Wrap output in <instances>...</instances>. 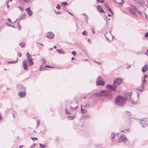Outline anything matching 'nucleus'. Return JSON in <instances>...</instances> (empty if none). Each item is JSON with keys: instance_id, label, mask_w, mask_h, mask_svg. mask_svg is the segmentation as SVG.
<instances>
[{"instance_id": "obj_43", "label": "nucleus", "mask_w": 148, "mask_h": 148, "mask_svg": "<svg viewBox=\"0 0 148 148\" xmlns=\"http://www.w3.org/2000/svg\"><path fill=\"white\" fill-rule=\"evenodd\" d=\"M98 2H101L103 3V0H97Z\"/></svg>"}, {"instance_id": "obj_56", "label": "nucleus", "mask_w": 148, "mask_h": 148, "mask_svg": "<svg viewBox=\"0 0 148 148\" xmlns=\"http://www.w3.org/2000/svg\"><path fill=\"white\" fill-rule=\"evenodd\" d=\"M108 33H107L104 36L107 39L108 38L106 36V35L107 34H108Z\"/></svg>"}, {"instance_id": "obj_17", "label": "nucleus", "mask_w": 148, "mask_h": 148, "mask_svg": "<svg viewBox=\"0 0 148 148\" xmlns=\"http://www.w3.org/2000/svg\"><path fill=\"white\" fill-rule=\"evenodd\" d=\"M97 8L98 9L99 11L100 12L105 13L104 12L103 10L101 7L99 5H97Z\"/></svg>"}, {"instance_id": "obj_64", "label": "nucleus", "mask_w": 148, "mask_h": 148, "mask_svg": "<svg viewBox=\"0 0 148 148\" xmlns=\"http://www.w3.org/2000/svg\"><path fill=\"white\" fill-rule=\"evenodd\" d=\"M107 41H108L109 42H110V40L108 38H107Z\"/></svg>"}, {"instance_id": "obj_32", "label": "nucleus", "mask_w": 148, "mask_h": 148, "mask_svg": "<svg viewBox=\"0 0 148 148\" xmlns=\"http://www.w3.org/2000/svg\"><path fill=\"white\" fill-rule=\"evenodd\" d=\"M42 66H40V69H39L40 70L43 71V70H46V69H45V68H42Z\"/></svg>"}, {"instance_id": "obj_29", "label": "nucleus", "mask_w": 148, "mask_h": 148, "mask_svg": "<svg viewBox=\"0 0 148 148\" xmlns=\"http://www.w3.org/2000/svg\"><path fill=\"white\" fill-rule=\"evenodd\" d=\"M42 64H45L46 62V60H45L43 59V58L42 59Z\"/></svg>"}, {"instance_id": "obj_12", "label": "nucleus", "mask_w": 148, "mask_h": 148, "mask_svg": "<svg viewBox=\"0 0 148 148\" xmlns=\"http://www.w3.org/2000/svg\"><path fill=\"white\" fill-rule=\"evenodd\" d=\"M27 60H25L23 62V66L24 67L23 69L24 70H28V65L27 64Z\"/></svg>"}, {"instance_id": "obj_36", "label": "nucleus", "mask_w": 148, "mask_h": 148, "mask_svg": "<svg viewBox=\"0 0 148 148\" xmlns=\"http://www.w3.org/2000/svg\"><path fill=\"white\" fill-rule=\"evenodd\" d=\"M56 8L58 10H60V5L58 4V5L56 7Z\"/></svg>"}, {"instance_id": "obj_27", "label": "nucleus", "mask_w": 148, "mask_h": 148, "mask_svg": "<svg viewBox=\"0 0 148 148\" xmlns=\"http://www.w3.org/2000/svg\"><path fill=\"white\" fill-rule=\"evenodd\" d=\"M65 111L66 114H70L71 113L69 111H68L67 110V109L66 108L65 110Z\"/></svg>"}, {"instance_id": "obj_50", "label": "nucleus", "mask_w": 148, "mask_h": 148, "mask_svg": "<svg viewBox=\"0 0 148 148\" xmlns=\"http://www.w3.org/2000/svg\"><path fill=\"white\" fill-rule=\"evenodd\" d=\"M25 2H26L27 3H28L30 1V0H23Z\"/></svg>"}, {"instance_id": "obj_62", "label": "nucleus", "mask_w": 148, "mask_h": 148, "mask_svg": "<svg viewBox=\"0 0 148 148\" xmlns=\"http://www.w3.org/2000/svg\"><path fill=\"white\" fill-rule=\"evenodd\" d=\"M67 11L68 12V13L69 14H70L71 15H72V16H73V14H72V13H70V12H68V11Z\"/></svg>"}, {"instance_id": "obj_24", "label": "nucleus", "mask_w": 148, "mask_h": 148, "mask_svg": "<svg viewBox=\"0 0 148 148\" xmlns=\"http://www.w3.org/2000/svg\"><path fill=\"white\" fill-rule=\"evenodd\" d=\"M18 59H17V60L16 61H10L8 62V63L9 64H14L16 63L17 62Z\"/></svg>"}, {"instance_id": "obj_41", "label": "nucleus", "mask_w": 148, "mask_h": 148, "mask_svg": "<svg viewBox=\"0 0 148 148\" xmlns=\"http://www.w3.org/2000/svg\"><path fill=\"white\" fill-rule=\"evenodd\" d=\"M26 56H27V58L30 57V55L28 53H27Z\"/></svg>"}, {"instance_id": "obj_37", "label": "nucleus", "mask_w": 148, "mask_h": 148, "mask_svg": "<svg viewBox=\"0 0 148 148\" xmlns=\"http://www.w3.org/2000/svg\"><path fill=\"white\" fill-rule=\"evenodd\" d=\"M82 34L84 36H86L87 34V33H86V31H84L82 33Z\"/></svg>"}, {"instance_id": "obj_23", "label": "nucleus", "mask_w": 148, "mask_h": 148, "mask_svg": "<svg viewBox=\"0 0 148 148\" xmlns=\"http://www.w3.org/2000/svg\"><path fill=\"white\" fill-rule=\"evenodd\" d=\"M56 51L57 52H58V53L60 54H64V53H63V52L62 51V50L59 49H57L56 50Z\"/></svg>"}, {"instance_id": "obj_45", "label": "nucleus", "mask_w": 148, "mask_h": 148, "mask_svg": "<svg viewBox=\"0 0 148 148\" xmlns=\"http://www.w3.org/2000/svg\"><path fill=\"white\" fill-rule=\"evenodd\" d=\"M55 12L56 13V14H60V12L59 11H58V12L55 11Z\"/></svg>"}, {"instance_id": "obj_16", "label": "nucleus", "mask_w": 148, "mask_h": 148, "mask_svg": "<svg viewBox=\"0 0 148 148\" xmlns=\"http://www.w3.org/2000/svg\"><path fill=\"white\" fill-rule=\"evenodd\" d=\"M147 64H145L144 66L142 68V70L143 73L145 72L147 70L148 68Z\"/></svg>"}, {"instance_id": "obj_61", "label": "nucleus", "mask_w": 148, "mask_h": 148, "mask_svg": "<svg viewBox=\"0 0 148 148\" xmlns=\"http://www.w3.org/2000/svg\"><path fill=\"white\" fill-rule=\"evenodd\" d=\"M96 63L98 64H101V63L99 62H97Z\"/></svg>"}, {"instance_id": "obj_10", "label": "nucleus", "mask_w": 148, "mask_h": 148, "mask_svg": "<svg viewBox=\"0 0 148 148\" xmlns=\"http://www.w3.org/2000/svg\"><path fill=\"white\" fill-rule=\"evenodd\" d=\"M17 89L19 90H25V88L23 85L21 84H17Z\"/></svg>"}, {"instance_id": "obj_26", "label": "nucleus", "mask_w": 148, "mask_h": 148, "mask_svg": "<svg viewBox=\"0 0 148 148\" xmlns=\"http://www.w3.org/2000/svg\"><path fill=\"white\" fill-rule=\"evenodd\" d=\"M61 4L62 5H63L64 6H66L68 5V3L66 2H62L61 3Z\"/></svg>"}, {"instance_id": "obj_42", "label": "nucleus", "mask_w": 148, "mask_h": 148, "mask_svg": "<svg viewBox=\"0 0 148 148\" xmlns=\"http://www.w3.org/2000/svg\"><path fill=\"white\" fill-rule=\"evenodd\" d=\"M31 138L33 140H37L38 138L36 137H31Z\"/></svg>"}, {"instance_id": "obj_11", "label": "nucleus", "mask_w": 148, "mask_h": 148, "mask_svg": "<svg viewBox=\"0 0 148 148\" xmlns=\"http://www.w3.org/2000/svg\"><path fill=\"white\" fill-rule=\"evenodd\" d=\"M47 37L50 39H52L54 38V34L51 32H48L47 34Z\"/></svg>"}, {"instance_id": "obj_63", "label": "nucleus", "mask_w": 148, "mask_h": 148, "mask_svg": "<svg viewBox=\"0 0 148 148\" xmlns=\"http://www.w3.org/2000/svg\"><path fill=\"white\" fill-rule=\"evenodd\" d=\"M131 66V65H130L129 66H127V68H129Z\"/></svg>"}, {"instance_id": "obj_15", "label": "nucleus", "mask_w": 148, "mask_h": 148, "mask_svg": "<svg viewBox=\"0 0 148 148\" xmlns=\"http://www.w3.org/2000/svg\"><path fill=\"white\" fill-rule=\"evenodd\" d=\"M25 10L26 12L28 13V14L30 16H31L32 14V12L30 9V8L29 7L27 9H26Z\"/></svg>"}, {"instance_id": "obj_18", "label": "nucleus", "mask_w": 148, "mask_h": 148, "mask_svg": "<svg viewBox=\"0 0 148 148\" xmlns=\"http://www.w3.org/2000/svg\"><path fill=\"white\" fill-rule=\"evenodd\" d=\"M90 117V115L88 114H86L84 115H83L82 116V117L83 118H89Z\"/></svg>"}, {"instance_id": "obj_5", "label": "nucleus", "mask_w": 148, "mask_h": 148, "mask_svg": "<svg viewBox=\"0 0 148 148\" xmlns=\"http://www.w3.org/2000/svg\"><path fill=\"white\" fill-rule=\"evenodd\" d=\"M123 82V80L122 79L119 78H116L115 79L113 82L114 87L115 88L116 87V85H120Z\"/></svg>"}, {"instance_id": "obj_21", "label": "nucleus", "mask_w": 148, "mask_h": 148, "mask_svg": "<svg viewBox=\"0 0 148 148\" xmlns=\"http://www.w3.org/2000/svg\"><path fill=\"white\" fill-rule=\"evenodd\" d=\"M81 112L82 114H85L87 112V110L82 108Z\"/></svg>"}, {"instance_id": "obj_51", "label": "nucleus", "mask_w": 148, "mask_h": 148, "mask_svg": "<svg viewBox=\"0 0 148 148\" xmlns=\"http://www.w3.org/2000/svg\"><path fill=\"white\" fill-rule=\"evenodd\" d=\"M18 56L19 57H21V56H22V55H21V53H18Z\"/></svg>"}, {"instance_id": "obj_14", "label": "nucleus", "mask_w": 148, "mask_h": 148, "mask_svg": "<svg viewBox=\"0 0 148 148\" xmlns=\"http://www.w3.org/2000/svg\"><path fill=\"white\" fill-rule=\"evenodd\" d=\"M145 88L144 87V84H141L137 88V89L140 92H142Z\"/></svg>"}, {"instance_id": "obj_8", "label": "nucleus", "mask_w": 148, "mask_h": 148, "mask_svg": "<svg viewBox=\"0 0 148 148\" xmlns=\"http://www.w3.org/2000/svg\"><path fill=\"white\" fill-rule=\"evenodd\" d=\"M135 3L139 5L146 4L145 0H134ZM147 4H148V0H146Z\"/></svg>"}, {"instance_id": "obj_4", "label": "nucleus", "mask_w": 148, "mask_h": 148, "mask_svg": "<svg viewBox=\"0 0 148 148\" xmlns=\"http://www.w3.org/2000/svg\"><path fill=\"white\" fill-rule=\"evenodd\" d=\"M96 82L98 86H103L105 84V82L103 80L102 78L100 76H99L97 78Z\"/></svg>"}, {"instance_id": "obj_28", "label": "nucleus", "mask_w": 148, "mask_h": 148, "mask_svg": "<svg viewBox=\"0 0 148 148\" xmlns=\"http://www.w3.org/2000/svg\"><path fill=\"white\" fill-rule=\"evenodd\" d=\"M34 63L32 61H30V62H29V64L30 66H31L33 65Z\"/></svg>"}, {"instance_id": "obj_48", "label": "nucleus", "mask_w": 148, "mask_h": 148, "mask_svg": "<svg viewBox=\"0 0 148 148\" xmlns=\"http://www.w3.org/2000/svg\"><path fill=\"white\" fill-rule=\"evenodd\" d=\"M77 108V106H76V107H75V108H74L73 107H72L71 106H70V108H72L73 110H75V109H76V108Z\"/></svg>"}, {"instance_id": "obj_58", "label": "nucleus", "mask_w": 148, "mask_h": 148, "mask_svg": "<svg viewBox=\"0 0 148 148\" xmlns=\"http://www.w3.org/2000/svg\"><path fill=\"white\" fill-rule=\"evenodd\" d=\"M2 117L0 115V121H1L2 120Z\"/></svg>"}, {"instance_id": "obj_54", "label": "nucleus", "mask_w": 148, "mask_h": 148, "mask_svg": "<svg viewBox=\"0 0 148 148\" xmlns=\"http://www.w3.org/2000/svg\"><path fill=\"white\" fill-rule=\"evenodd\" d=\"M92 32L93 33V34H95V30H93V29H92Z\"/></svg>"}, {"instance_id": "obj_1", "label": "nucleus", "mask_w": 148, "mask_h": 148, "mask_svg": "<svg viewBox=\"0 0 148 148\" xmlns=\"http://www.w3.org/2000/svg\"><path fill=\"white\" fill-rule=\"evenodd\" d=\"M106 87L108 89V90H103L97 94L100 96H103L106 97L110 99L111 98L112 93L110 91H116V89L113 86L110 84L107 85Z\"/></svg>"}, {"instance_id": "obj_3", "label": "nucleus", "mask_w": 148, "mask_h": 148, "mask_svg": "<svg viewBox=\"0 0 148 148\" xmlns=\"http://www.w3.org/2000/svg\"><path fill=\"white\" fill-rule=\"evenodd\" d=\"M132 94V92H131L127 93L126 95H125V98H124V99L125 100V102L126 101H128L129 102L133 105L134 104V103L133 102V100H132L131 96Z\"/></svg>"}, {"instance_id": "obj_53", "label": "nucleus", "mask_w": 148, "mask_h": 148, "mask_svg": "<svg viewBox=\"0 0 148 148\" xmlns=\"http://www.w3.org/2000/svg\"><path fill=\"white\" fill-rule=\"evenodd\" d=\"M126 130L127 132H130V129H129H129H126V130Z\"/></svg>"}, {"instance_id": "obj_59", "label": "nucleus", "mask_w": 148, "mask_h": 148, "mask_svg": "<svg viewBox=\"0 0 148 148\" xmlns=\"http://www.w3.org/2000/svg\"><path fill=\"white\" fill-rule=\"evenodd\" d=\"M147 77V75H145L144 76V77H143V78H144V79H145V78H146Z\"/></svg>"}, {"instance_id": "obj_40", "label": "nucleus", "mask_w": 148, "mask_h": 148, "mask_svg": "<svg viewBox=\"0 0 148 148\" xmlns=\"http://www.w3.org/2000/svg\"><path fill=\"white\" fill-rule=\"evenodd\" d=\"M25 16H26V14H23L21 16V18H20V20L23 17H25Z\"/></svg>"}, {"instance_id": "obj_7", "label": "nucleus", "mask_w": 148, "mask_h": 148, "mask_svg": "<svg viewBox=\"0 0 148 148\" xmlns=\"http://www.w3.org/2000/svg\"><path fill=\"white\" fill-rule=\"evenodd\" d=\"M147 118H145L140 120V123L141 124L142 127L143 128L147 126V121H146L147 120Z\"/></svg>"}, {"instance_id": "obj_57", "label": "nucleus", "mask_w": 148, "mask_h": 148, "mask_svg": "<svg viewBox=\"0 0 148 148\" xmlns=\"http://www.w3.org/2000/svg\"><path fill=\"white\" fill-rule=\"evenodd\" d=\"M21 26H19V27H18V30H19V31H20L21 30Z\"/></svg>"}, {"instance_id": "obj_31", "label": "nucleus", "mask_w": 148, "mask_h": 148, "mask_svg": "<svg viewBox=\"0 0 148 148\" xmlns=\"http://www.w3.org/2000/svg\"><path fill=\"white\" fill-rule=\"evenodd\" d=\"M27 59L28 60V62H30V61L33 60L30 57L27 58Z\"/></svg>"}, {"instance_id": "obj_2", "label": "nucleus", "mask_w": 148, "mask_h": 148, "mask_svg": "<svg viewBox=\"0 0 148 148\" xmlns=\"http://www.w3.org/2000/svg\"><path fill=\"white\" fill-rule=\"evenodd\" d=\"M115 102L117 105L122 106H123V104H125V100L123 97L119 95L116 98Z\"/></svg>"}, {"instance_id": "obj_35", "label": "nucleus", "mask_w": 148, "mask_h": 148, "mask_svg": "<svg viewBox=\"0 0 148 148\" xmlns=\"http://www.w3.org/2000/svg\"><path fill=\"white\" fill-rule=\"evenodd\" d=\"M72 53L74 56H75L76 55V52L75 51H72Z\"/></svg>"}, {"instance_id": "obj_38", "label": "nucleus", "mask_w": 148, "mask_h": 148, "mask_svg": "<svg viewBox=\"0 0 148 148\" xmlns=\"http://www.w3.org/2000/svg\"><path fill=\"white\" fill-rule=\"evenodd\" d=\"M136 12H137L138 14L140 15H141L142 14V13L141 12L139 11L137 9V10H136Z\"/></svg>"}, {"instance_id": "obj_19", "label": "nucleus", "mask_w": 148, "mask_h": 148, "mask_svg": "<svg viewBox=\"0 0 148 148\" xmlns=\"http://www.w3.org/2000/svg\"><path fill=\"white\" fill-rule=\"evenodd\" d=\"M111 139L113 141L115 136V133L114 132H112L111 134Z\"/></svg>"}, {"instance_id": "obj_33", "label": "nucleus", "mask_w": 148, "mask_h": 148, "mask_svg": "<svg viewBox=\"0 0 148 148\" xmlns=\"http://www.w3.org/2000/svg\"><path fill=\"white\" fill-rule=\"evenodd\" d=\"M8 20L10 22V23H14L15 22H16V21L17 20V19L15 21H13V22H12V21H11V19L9 18H8Z\"/></svg>"}, {"instance_id": "obj_20", "label": "nucleus", "mask_w": 148, "mask_h": 148, "mask_svg": "<svg viewBox=\"0 0 148 148\" xmlns=\"http://www.w3.org/2000/svg\"><path fill=\"white\" fill-rule=\"evenodd\" d=\"M67 117L70 120H73L75 118V116H67Z\"/></svg>"}, {"instance_id": "obj_47", "label": "nucleus", "mask_w": 148, "mask_h": 148, "mask_svg": "<svg viewBox=\"0 0 148 148\" xmlns=\"http://www.w3.org/2000/svg\"><path fill=\"white\" fill-rule=\"evenodd\" d=\"M45 67H47V68H52V67H51V66H49V65H46L45 66Z\"/></svg>"}, {"instance_id": "obj_60", "label": "nucleus", "mask_w": 148, "mask_h": 148, "mask_svg": "<svg viewBox=\"0 0 148 148\" xmlns=\"http://www.w3.org/2000/svg\"><path fill=\"white\" fill-rule=\"evenodd\" d=\"M23 147V145H20L19 147V148H22V147Z\"/></svg>"}, {"instance_id": "obj_49", "label": "nucleus", "mask_w": 148, "mask_h": 148, "mask_svg": "<svg viewBox=\"0 0 148 148\" xmlns=\"http://www.w3.org/2000/svg\"><path fill=\"white\" fill-rule=\"evenodd\" d=\"M18 8H19L20 10L21 11H23V9L22 8L20 7H18Z\"/></svg>"}, {"instance_id": "obj_44", "label": "nucleus", "mask_w": 148, "mask_h": 148, "mask_svg": "<svg viewBox=\"0 0 148 148\" xmlns=\"http://www.w3.org/2000/svg\"><path fill=\"white\" fill-rule=\"evenodd\" d=\"M144 37H148V32L146 33L145 34V36H144Z\"/></svg>"}, {"instance_id": "obj_22", "label": "nucleus", "mask_w": 148, "mask_h": 148, "mask_svg": "<svg viewBox=\"0 0 148 148\" xmlns=\"http://www.w3.org/2000/svg\"><path fill=\"white\" fill-rule=\"evenodd\" d=\"M19 44L21 47H25V44L24 43H21Z\"/></svg>"}, {"instance_id": "obj_46", "label": "nucleus", "mask_w": 148, "mask_h": 148, "mask_svg": "<svg viewBox=\"0 0 148 148\" xmlns=\"http://www.w3.org/2000/svg\"><path fill=\"white\" fill-rule=\"evenodd\" d=\"M6 24L7 25H8V26H12V25L8 23H6Z\"/></svg>"}, {"instance_id": "obj_39", "label": "nucleus", "mask_w": 148, "mask_h": 148, "mask_svg": "<svg viewBox=\"0 0 148 148\" xmlns=\"http://www.w3.org/2000/svg\"><path fill=\"white\" fill-rule=\"evenodd\" d=\"M147 82V81L145 79H144L143 81V83L141 84H144L146 83Z\"/></svg>"}, {"instance_id": "obj_30", "label": "nucleus", "mask_w": 148, "mask_h": 148, "mask_svg": "<svg viewBox=\"0 0 148 148\" xmlns=\"http://www.w3.org/2000/svg\"><path fill=\"white\" fill-rule=\"evenodd\" d=\"M108 11L109 12H110L112 14H113V12H112V11L111 9L110 8L108 7Z\"/></svg>"}, {"instance_id": "obj_34", "label": "nucleus", "mask_w": 148, "mask_h": 148, "mask_svg": "<svg viewBox=\"0 0 148 148\" xmlns=\"http://www.w3.org/2000/svg\"><path fill=\"white\" fill-rule=\"evenodd\" d=\"M36 123L37 125V127L40 124V121L39 120H37L36 121Z\"/></svg>"}, {"instance_id": "obj_52", "label": "nucleus", "mask_w": 148, "mask_h": 148, "mask_svg": "<svg viewBox=\"0 0 148 148\" xmlns=\"http://www.w3.org/2000/svg\"><path fill=\"white\" fill-rule=\"evenodd\" d=\"M146 120V121H147V126L148 127V118H147Z\"/></svg>"}, {"instance_id": "obj_13", "label": "nucleus", "mask_w": 148, "mask_h": 148, "mask_svg": "<svg viewBox=\"0 0 148 148\" xmlns=\"http://www.w3.org/2000/svg\"><path fill=\"white\" fill-rule=\"evenodd\" d=\"M26 94L25 91L23 90L18 93V95L21 98L23 97Z\"/></svg>"}, {"instance_id": "obj_6", "label": "nucleus", "mask_w": 148, "mask_h": 148, "mask_svg": "<svg viewBox=\"0 0 148 148\" xmlns=\"http://www.w3.org/2000/svg\"><path fill=\"white\" fill-rule=\"evenodd\" d=\"M127 141V139L124 135L121 136L119 138L118 143H121V142H123L125 144Z\"/></svg>"}, {"instance_id": "obj_55", "label": "nucleus", "mask_w": 148, "mask_h": 148, "mask_svg": "<svg viewBox=\"0 0 148 148\" xmlns=\"http://www.w3.org/2000/svg\"><path fill=\"white\" fill-rule=\"evenodd\" d=\"M108 33H107L104 36L107 39L108 38L106 36V35L107 34H108Z\"/></svg>"}, {"instance_id": "obj_25", "label": "nucleus", "mask_w": 148, "mask_h": 148, "mask_svg": "<svg viewBox=\"0 0 148 148\" xmlns=\"http://www.w3.org/2000/svg\"><path fill=\"white\" fill-rule=\"evenodd\" d=\"M40 146L42 148H44L46 147V146L45 145H43L41 143H39Z\"/></svg>"}, {"instance_id": "obj_9", "label": "nucleus", "mask_w": 148, "mask_h": 148, "mask_svg": "<svg viewBox=\"0 0 148 148\" xmlns=\"http://www.w3.org/2000/svg\"><path fill=\"white\" fill-rule=\"evenodd\" d=\"M129 10L131 13L134 15H136V10H137V9L135 7H133L130 8Z\"/></svg>"}]
</instances>
